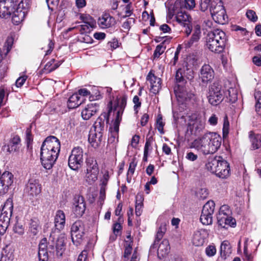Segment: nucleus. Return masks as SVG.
I'll return each instance as SVG.
<instances>
[{"mask_svg":"<svg viewBox=\"0 0 261 261\" xmlns=\"http://www.w3.org/2000/svg\"><path fill=\"white\" fill-rule=\"evenodd\" d=\"M60 150V142L56 137L50 136L45 139L40 151V159L44 168L50 169L53 167Z\"/></svg>","mask_w":261,"mask_h":261,"instance_id":"f257e3e1","label":"nucleus"},{"mask_svg":"<svg viewBox=\"0 0 261 261\" xmlns=\"http://www.w3.org/2000/svg\"><path fill=\"white\" fill-rule=\"evenodd\" d=\"M222 138L216 133L208 132L194 140L191 147L201 152L203 154H213L220 148Z\"/></svg>","mask_w":261,"mask_h":261,"instance_id":"f03ea898","label":"nucleus"},{"mask_svg":"<svg viewBox=\"0 0 261 261\" xmlns=\"http://www.w3.org/2000/svg\"><path fill=\"white\" fill-rule=\"evenodd\" d=\"M227 41L224 32L220 29L210 31L206 37L207 47L212 52L220 53L223 51Z\"/></svg>","mask_w":261,"mask_h":261,"instance_id":"7ed1b4c3","label":"nucleus"},{"mask_svg":"<svg viewBox=\"0 0 261 261\" xmlns=\"http://www.w3.org/2000/svg\"><path fill=\"white\" fill-rule=\"evenodd\" d=\"M197 60L194 57H190L188 59V62L184 63L182 66L179 68L175 74V83L186 84L187 80H191L194 77V71L192 65L196 64Z\"/></svg>","mask_w":261,"mask_h":261,"instance_id":"20e7f679","label":"nucleus"},{"mask_svg":"<svg viewBox=\"0 0 261 261\" xmlns=\"http://www.w3.org/2000/svg\"><path fill=\"white\" fill-rule=\"evenodd\" d=\"M13 210V200L8 198L0 211V235H4L10 223Z\"/></svg>","mask_w":261,"mask_h":261,"instance_id":"39448f33","label":"nucleus"},{"mask_svg":"<svg viewBox=\"0 0 261 261\" xmlns=\"http://www.w3.org/2000/svg\"><path fill=\"white\" fill-rule=\"evenodd\" d=\"M86 173L85 179L89 185L93 184L97 179L99 174V168L94 158L89 156L86 160Z\"/></svg>","mask_w":261,"mask_h":261,"instance_id":"423d86ee","label":"nucleus"},{"mask_svg":"<svg viewBox=\"0 0 261 261\" xmlns=\"http://www.w3.org/2000/svg\"><path fill=\"white\" fill-rule=\"evenodd\" d=\"M223 91L221 86L217 82L214 83L208 87L207 98L209 103L213 106H217L224 98Z\"/></svg>","mask_w":261,"mask_h":261,"instance_id":"0eeeda50","label":"nucleus"},{"mask_svg":"<svg viewBox=\"0 0 261 261\" xmlns=\"http://www.w3.org/2000/svg\"><path fill=\"white\" fill-rule=\"evenodd\" d=\"M83 164V150L80 147L72 149L68 158V166L73 170H77Z\"/></svg>","mask_w":261,"mask_h":261,"instance_id":"6e6552de","label":"nucleus"},{"mask_svg":"<svg viewBox=\"0 0 261 261\" xmlns=\"http://www.w3.org/2000/svg\"><path fill=\"white\" fill-rule=\"evenodd\" d=\"M85 225L84 223L78 220L75 221L71 227V236L73 243L79 245L82 242L85 234Z\"/></svg>","mask_w":261,"mask_h":261,"instance_id":"1a4fd4ad","label":"nucleus"},{"mask_svg":"<svg viewBox=\"0 0 261 261\" xmlns=\"http://www.w3.org/2000/svg\"><path fill=\"white\" fill-rule=\"evenodd\" d=\"M18 7V0H0V17L7 19Z\"/></svg>","mask_w":261,"mask_h":261,"instance_id":"9d476101","label":"nucleus"},{"mask_svg":"<svg viewBox=\"0 0 261 261\" xmlns=\"http://www.w3.org/2000/svg\"><path fill=\"white\" fill-rule=\"evenodd\" d=\"M215 204L213 201H208L203 206L200 221L204 225H210L213 222V214L214 212Z\"/></svg>","mask_w":261,"mask_h":261,"instance_id":"9b49d317","label":"nucleus"},{"mask_svg":"<svg viewBox=\"0 0 261 261\" xmlns=\"http://www.w3.org/2000/svg\"><path fill=\"white\" fill-rule=\"evenodd\" d=\"M174 91L177 101L183 103L185 101L192 99L194 94L187 91L186 84L176 83L174 88Z\"/></svg>","mask_w":261,"mask_h":261,"instance_id":"f8f14e48","label":"nucleus"},{"mask_svg":"<svg viewBox=\"0 0 261 261\" xmlns=\"http://www.w3.org/2000/svg\"><path fill=\"white\" fill-rule=\"evenodd\" d=\"M55 231H52L50 233L49 239H52L54 241L56 237V231L59 233L60 230L63 229L65 224V215L63 211L58 210L56 212L54 219Z\"/></svg>","mask_w":261,"mask_h":261,"instance_id":"ddd939ff","label":"nucleus"},{"mask_svg":"<svg viewBox=\"0 0 261 261\" xmlns=\"http://www.w3.org/2000/svg\"><path fill=\"white\" fill-rule=\"evenodd\" d=\"M190 18V16L185 11L181 10L176 14V21L185 28V32L187 36L191 33L192 30Z\"/></svg>","mask_w":261,"mask_h":261,"instance_id":"4468645a","label":"nucleus"},{"mask_svg":"<svg viewBox=\"0 0 261 261\" xmlns=\"http://www.w3.org/2000/svg\"><path fill=\"white\" fill-rule=\"evenodd\" d=\"M13 183V175L9 171H5L0 177V195L7 193Z\"/></svg>","mask_w":261,"mask_h":261,"instance_id":"2eb2a0df","label":"nucleus"},{"mask_svg":"<svg viewBox=\"0 0 261 261\" xmlns=\"http://www.w3.org/2000/svg\"><path fill=\"white\" fill-rule=\"evenodd\" d=\"M86 209V204L83 196H77L74 198L72 211L76 217L82 216Z\"/></svg>","mask_w":261,"mask_h":261,"instance_id":"dca6fc26","label":"nucleus"},{"mask_svg":"<svg viewBox=\"0 0 261 261\" xmlns=\"http://www.w3.org/2000/svg\"><path fill=\"white\" fill-rule=\"evenodd\" d=\"M41 185L36 180H30L25 188V192L32 199L37 196L41 192Z\"/></svg>","mask_w":261,"mask_h":261,"instance_id":"f3484780","label":"nucleus"},{"mask_svg":"<svg viewBox=\"0 0 261 261\" xmlns=\"http://www.w3.org/2000/svg\"><path fill=\"white\" fill-rule=\"evenodd\" d=\"M119 122L114 121L112 126L110 127V133L108 142L109 145H112V147H115V145L118 141V132L120 125Z\"/></svg>","mask_w":261,"mask_h":261,"instance_id":"a211bd4d","label":"nucleus"},{"mask_svg":"<svg viewBox=\"0 0 261 261\" xmlns=\"http://www.w3.org/2000/svg\"><path fill=\"white\" fill-rule=\"evenodd\" d=\"M146 79L150 84V92L154 94L158 93L161 88V79L155 76L151 71L148 74Z\"/></svg>","mask_w":261,"mask_h":261,"instance_id":"6ab92c4d","label":"nucleus"},{"mask_svg":"<svg viewBox=\"0 0 261 261\" xmlns=\"http://www.w3.org/2000/svg\"><path fill=\"white\" fill-rule=\"evenodd\" d=\"M99 107V105L96 103L87 105L81 112L83 119L89 120L98 111Z\"/></svg>","mask_w":261,"mask_h":261,"instance_id":"aec40b11","label":"nucleus"},{"mask_svg":"<svg viewBox=\"0 0 261 261\" xmlns=\"http://www.w3.org/2000/svg\"><path fill=\"white\" fill-rule=\"evenodd\" d=\"M215 174L221 178H226L230 175V167L228 162L223 158Z\"/></svg>","mask_w":261,"mask_h":261,"instance_id":"412c9836","label":"nucleus"},{"mask_svg":"<svg viewBox=\"0 0 261 261\" xmlns=\"http://www.w3.org/2000/svg\"><path fill=\"white\" fill-rule=\"evenodd\" d=\"M208 236L207 231L205 229H200L194 232L193 237V243L196 246H202Z\"/></svg>","mask_w":261,"mask_h":261,"instance_id":"4be33fe9","label":"nucleus"},{"mask_svg":"<svg viewBox=\"0 0 261 261\" xmlns=\"http://www.w3.org/2000/svg\"><path fill=\"white\" fill-rule=\"evenodd\" d=\"M98 23L101 28L105 29L114 25L116 23V21L115 18L109 13H105L99 18Z\"/></svg>","mask_w":261,"mask_h":261,"instance_id":"5701e85b","label":"nucleus"},{"mask_svg":"<svg viewBox=\"0 0 261 261\" xmlns=\"http://www.w3.org/2000/svg\"><path fill=\"white\" fill-rule=\"evenodd\" d=\"M112 107L110 109L108 113H103L99 117L95 122L93 127L94 130L97 132H102L105 127V120H106L107 123L109 122V116L112 111Z\"/></svg>","mask_w":261,"mask_h":261,"instance_id":"b1692460","label":"nucleus"},{"mask_svg":"<svg viewBox=\"0 0 261 261\" xmlns=\"http://www.w3.org/2000/svg\"><path fill=\"white\" fill-rule=\"evenodd\" d=\"M127 102V96L123 95L117 102V106L115 108L117 110L116 116L114 121L120 122L122 119V115L126 107Z\"/></svg>","mask_w":261,"mask_h":261,"instance_id":"393cba45","label":"nucleus"},{"mask_svg":"<svg viewBox=\"0 0 261 261\" xmlns=\"http://www.w3.org/2000/svg\"><path fill=\"white\" fill-rule=\"evenodd\" d=\"M88 140L93 147H98L102 140V132L91 130L89 135Z\"/></svg>","mask_w":261,"mask_h":261,"instance_id":"a878e982","label":"nucleus"},{"mask_svg":"<svg viewBox=\"0 0 261 261\" xmlns=\"http://www.w3.org/2000/svg\"><path fill=\"white\" fill-rule=\"evenodd\" d=\"M200 26L198 24L196 25L193 29L192 36L190 40L185 43L186 47H191L194 44L197 43L201 37Z\"/></svg>","mask_w":261,"mask_h":261,"instance_id":"bb28decb","label":"nucleus"},{"mask_svg":"<svg viewBox=\"0 0 261 261\" xmlns=\"http://www.w3.org/2000/svg\"><path fill=\"white\" fill-rule=\"evenodd\" d=\"M200 73L203 83H207L214 78V71L209 65L205 64L202 66Z\"/></svg>","mask_w":261,"mask_h":261,"instance_id":"cd10ccee","label":"nucleus"},{"mask_svg":"<svg viewBox=\"0 0 261 261\" xmlns=\"http://www.w3.org/2000/svg\"><path fill=\"white\" fill-rule=\"evenodd\" d=\"M222 159V157L220 156L209 158L205 165L207 170L211 173L215 174V172H217V170Z\"/></svg>","mask_w":261,"mask_h":261,"instance_id":"c85d7f7f","label":"nucleus"},{"mask_svg":"<svg viewBox=\"0 0 261 261\" xmlns=\"http://www.w3.org/2000/svg\"><path fill=\"white\" fill-rule=\"evenodd\" d=\"M57 235L56 234V237ZM56 240V254L57 256H61L64 251V246H65V237L63 234H61L57 238L55 237V239L54 241H52V239L51 240L49 239L50 241H52L53 243Z\"/></svg>","mask_w":261,"mask_h":261,"instance_id":"c756f323","label":"nucleus"},{"mask_svg":"<svg viewBox=\"0 0 261 261\" xmlns=\"http://www.w3.org/2000/svg\"><path fill=\"white\" fill-rule=\"evenodd\" d=\"M158 256L160 258L168 254L170 250V245L168 240L164 239L161 243L158 245Z\"/></svg>","mask_w":261,"mask_h":261,"instance_id":"7c9ffc66","label":"nucleus"},{"mask_svg":"<svg viewBox=\"0 0 261 261\" xmlns=\"http://www.w3.org/2000/svg\"><path fill=\"white\" fill-rule=\"evenodd\" d=\"M20 142V138L18 136H14L8 145V151L11 153L18 151L21 146Z\"/></svg>","mask_w":261,"mask_h":261,"instance_id":"2f4dec72","label":"nucleus"},{"mask_svg":"<svg viewBox=\"0 0 261 261\" xmlns=\"http://www.w3.org/2000/svg\"><path fill=\"white\" fill-rule=\"evenodd\" d=\"M19 9V8L17 7L15 12L12 13V21L15 25L19 24L25 17V12Z\"/></svg>","mask_w":261,"mask_h":261,"instance_id":"473e14b6","label":"nucleus"},{"mask_svg":"<svg viewBox=\"0 0 261 261\" xmlns=\"http://www.w3.org/2000/svg\"><path fill=\"white\" fill-rule=\"evenodd\" d=\"M220 255L223 259H226L231 253V248L228 241H224L220 246Z\"/></svg>","mask_w":261,"mask_h":261,"instance_id":"72a5a7b5","label":"nucleus"},{"mask_svg":"<svg viewBox=\"0 0 261 261\" xmlns=\"http://www.w3.org/2000/svg\"><path fill=\"white\" fill-rule=\"evenodd\" d=\"M212 17L213 20L219 24H224L227 22L228 18L225 9L212 15Z\"/></svg>","mask_w":261,"mask_h":261,"instance_id":"f704fd0d","label":"nucleus"},{"mask_svg":"<svg viewBox=\"0 0 261 261\" xmlns=\"http://www.w3.org/2000/svg\"><path fill=\"white\" fill-rule=\"evenodd\" d=\"M40 229L39 221L36 218L31 220L29 223V232L32 236H36Z\"/></svg>","mask_w":261,"mask_h":261,"instance_id":"c9c22d12","label":"nucleus"},{"mask_svg":"<svg viewBox=\"0 0 261 261\" xmlns=\"http://www.w3.org/2000/svg\"><path fill=\"white\" fill-rule=\"evenodd\" d=\"M77 94L79 95H80L83 96H89V99L90 101L99 99V97L100 96L99 92L98 90H96V92L94 93V95L93 94H91V92L86 88H82L79 90Z\"/></svg>","mask_w":261,"mask_h":261,"instance_id":"e433bc0d","label":"nucleus"},{"mask_svg":"<svg viewBox=\"0 0 261 261\" xmlns=\"http://www.w3.org/2000/svg\"><path fill=\"white\" fill-rule=\"evenodd\" d=\"M80 97L77 93L72 94L68 99L67 101V107L70 109L77 108L82 103V101H80Z\"/></svg>","mask_w":261,"mask_h":261,"instance_id":"4c0bfd02","label":"nucleus"},{"mask_svg":"<svg viewBox=\"0 0 261 261\" xmlns=\"http://www.w3.org/2000/svg\"><path fill=\"white\" fill-rule=\"evenodd\" d=\"M14 257V250L7 247L2 252L0 261H13Z\"/></svg>","mask_w":261,"mask_h":261,"instance_id":"58836bf2","label":"nucleus"},{"mask_svg":"<svg viewBox=\"0 0 261 261\" xmlns=\"http://www.w3.org/2000/svg\"><path fill=\"white\" fill-rule=\"evenodd\" d=\"M225 9L223 6L221 0H214L212 2L210 12L211 15L217 13L221 12V11Z\"/></svg>","mask_w":261,"mask_h":261,"instance_id":"ea45409f","label":"nucleus"},{"mask_svg":"<svg viewBox=\"0 0 261 261\" xmlns=\"http://www.w3.org/2000/svg\"><path fill=\"white\" fill-rule=\"evenodd\" d=\"M46 247L45 244L43 243L39 244L38 253L39 261H48V255Z\"/></svg>","mask_w":261,"mask_h":261,"instance_id":"a19ab883","label":"nucleus"},{"mask_svg":"<svg viewBox=\"0 0 261 261\" xmlns=\"http://www.w3.org/2000/svg\"><path fill=\"white\" fill-rule=\"evenodd\" d=\"M166 229L165 225H161L157 231L153 244L150 246V249H156L160 240L163 238Z\"/></svg>","mask_w":261,"mask_h":261,"instance_id":"79ce46f5","label":"nucleus"},{"mask_svg":"<svg viewBox=\"0 0 261 261\" xmlns=\"http://www.w3.org/2000/svg\"><path fill=\"white\" fill-rule=\"evenodd\" d=\"M80 18L85 24L96 27L95 20L90 15L87 14H81Z\"/></svg>","mask_w":261,"mask_h":261,"instance_id":"37998d69","label":"nucleus"},{"mask_svg":"<svg viewBox=\"0 0 261 261\" xmlns=\"http://www.w3.org/2000/svg\"><path fill=\"white\" fill-rule=\"evenodd\" d=\"M226 96L228 102L234 103L238 99L237 90L232 88H229L226 93Z\"/></svg>","mask_w":261,"mask_h":261,"instance_id":"c03bdc74","label":"nucleus"},{"mask_svg":"<svg viewBox=\"0 0 261 261\" xmlns=\"http://www.w3.org/2000/svg\"><path fill=\"white\" fill-rule=\"evenodd\" d=\"M166 42V40H164L163 41L156 46L153 53V59H158L160 56L164 52L166 47L164 46V43Z\"/></svg>","mask_w":261,"mask_h":261,"instance_id":"a18cd8bd","label":"nucleus"},{"mask_svg":"<svg viewBox=\"0 0 261 261\" xmlns=\"http://www.w3.org/2000/svg\"><path fill=\"white\" fill-rule=\"evenodd\" d=\"M214 0H201L199 4V9L201 11L205 12L210 11L212 2Z\"/></svg>","mask_w":261,"mask_h":261,"instance_id":"49530a36","label":"nucleus"},{"mask_svg":"<svg viewBox=\"0 0 261 261\" xmlns=\"http://www.w3.org/2000/svg\"><path fill=\"white\" fill-rule=\"evenodd\" d=\"M96 27L90 26L88 24H82L76 27L81 34L90 33Z\"/></svg>","mask_w":261,"mask_h":261,"instance_id":"de8ad7c7","label":"nucleus"},{"mask_svg":"<svg viewBox=\"0 0 261 261\" xmlns=\"http://www.w3.org/2000/svg\"><path fill=\"white\" fill-rule=\"evenodd\" d=\"M125 249L124 252V258L125 261L128 259L129 256L132 251V241H125Z\"/></svg>","mask_w":261,"mask_h":261,"instance_id":"09e8293b","label":"nucleus"},{"mask_svg":"<svg viewBox=\"0 0 261 261\" xmlns=\"http://www.w3.org/2000/svg\"><path fill=\"white\" fill-rule=\"evenodd\" d=\"M208 194L207 190L206 188H200L196 192V196L200 200L206 198Z\"/></svg>","mask_w":261,"mask_h":261,"instance_id":"8fccbe9b","label":"nucleus"},{"mask_svg":"<svg viewBox=\"0 0 261 261\" xmlns=\"http://www.w3.org/2000/svg\"><path fill=\"white\" fill-rule=\"evenodd\" d=\"M217 222L218 224L221 226L223 228L226 227V222L227 219H228V215H225L224 214L222 215L221 214H218L217 215Z\"/></svg>","mask_w":261,"mask_h":261,"instance_id":"3c124183","label":"nucleus"},{"mask_svg":"<svg viewBox=\"0 0 261 261\" xmlns=\"http://www.w3.org/2000/svg\"><path fill=\"white\" fill-rule=\"evenodd\" d=\"M252 146L251 147L253 149H256L261 147V138L257 136L251 138V140Z\"/></svg>","mask_w":261,"mask_h":261,"instance_id":"603ef678","label":"nucleus"},{"mask_svg":"<svg viewBox=\"0 0 261 261\" xmlns=\"http://www.w3.org/2000/svg\"><path fill=\"white\" fill-rule=\"evenodd\" d=\"M55 61V59H53L46 64L44 67V70L46 72L49 73L57 69V66L54 65Z\"/></svg>","mask_w":261,"mask_h":261,"instance_id":"864d4df0","label":"nucleus"},{"mask_svg":"<svg viewBox=\"0 0 261 261\" xmlns=\"http://www.w3.org/2000/svg\"><path fill=\"white\" fill-rule=\"evenodd\" d=\"M13 230L15 233H16L19 235H22L24 233V228L23 225L21 223L17 221L13 228Z\"/></svg>","mask_w":261,"mask_h":261,"instance_id":"5fc2aeb1","label":"nucleus"},{"mask_svg":"<svg viewBox=\"0 0 261 261\" xmlns=\"http://www.w3.org/2000/svg\"><path fill=\"white\" fill-rule=\"evenodd\" d=\"M246 15L247 17L252 22H256L257 20V16L253 10H247Z\"/></svg>","mask_w":261,"mask_h":261,"instance_id":"6e6d98bb","label":"nucleus"},{"mask_svg":"<svg viewBox=\"0 0 261 261\" xmlns=\"http://www.w3.org/2000/svg\"><path fill=\"white\" fill-rule=\"evenodd\" d=\"M216 253V249L215 246L209 245L205 248V253L209 256H213Z\"/></svg>","mask_w":261,"mask_h":261,"instance_id":"4d7b16f0","label":"nucleus"},{"mask_svg":"<svg viewBox=\"0 0 261 261\" xmlns=\"http://www.w3.org/2000/svg\"><path fill=\"white\" fill-rule=\"evenodd\" d=\"M222 215H230L231 214V211L229 208V206L227 205H223L220 208L219 213Z\"/></svg>","mask_w":261,"mask_h":261,"instance_id":"13d9d810","label":"nucleus"},{"mask_svg":"<svg viewBox=\"0 0 261 261\" xmlns=\"http://www.w3.org/2000/svg\"><path fill=\"white\" fill-rule=\"evenodd\" d=\"M229 122L227 120V116H225L224 119L223 127V135L225 137L228 134L229 130Z\"/></svg>","mask_w":261,"mask_h":261,"instance_id":"bf43d9fd","label":"nucleus"},{"mask_svg":"<svg viewBox=\"0 0 261 261\" xmlns=\"http://www.w3.org/2000/svg\"><path fill=\"white\" fill-rule=\"evenodd\" d=\"M48 8L53 11L58 5L59 0H46Z\"/></svg>","mask_w":261,"mask_h":261,"instance_id":"052dcab7","label":"nucleus"},{"mask_svg":"<svg viewBox=\"0 0 261 261\" xmlns=\"http://www.w3.org/2000/svg\"><path fill=\"white\" fill-rule=\"evenodd\" d=\"M33 140V138L31 134V129L28 128L26 130V141L27 143V146L29 148L30 144H31Z\"/></svg>","mask_w":261,"mask_h":261,"instance_id":"680f3d73","label":"nucleus"},{"mask_svg":"<svg viewBox=\"0 0 261 261\" xmlns=\"http://www.w3.org/2000/svg\"><path fill=\"white\" fill-rule=\"evenodd\" d=\"M153 142V137L152 136L149 137H147L146 139V142L144 146V150L145 151V153L146 154L147 151H149L151 148V144Z\"/></svg>","mask_w":261,"mask_h":261,"instance_id":"e2e57ef3","label":"nucleus"},{"mask_svg":"<svg viewBox=\"0 0 261 261\" xmlns=\"http://www.w3.org/2000/svg\"><path fill=\"white\" fill-rule=\"evenodd\" d=\"M28 76L23 75L18 78L16 81L15 84L17 87H21L27 80Z\"/></svg>","mask_w":261,"mask_h":261,"instance_id":"0e129e2a","label":"nucleus"},{"mask_svg":"<svg viewBox=\"0 0 261 261\" xmlns=\"http://www.w3.org/2000/svg\"><path fill=\"white\" fill-rule=\"evenodd\" d=\"M164 126V124L163 122L162 118L161 117L158 118L156 121V128L158 131L161 134H163L164 133L163 127Z\"/></svg>","mask_w":261,"mask_h":261,"instance_id":"69168bd1","label":"nucleus"},{"mask_svg":"<svg viewBox=\"0 0 261 261\" xmlns=\"http://www.w3.org/2000/svg\"><path fill=\"white\" fill-rule=\"evenodd\" d=\"M31 3V0H21V1L19 3L18 2V8L19 9L21 7L23 9H28Z\"/></svg>","mask_w":261,"mask_h":261,"instance_id":"338daca9","label":"nucleus"},{"mask_svg":"<svg viewBox=\"0 0 261 261\" xmlns=\"http://www.w3.org/2000/svg\"><path fill=\"white\" fill-rule=\"evenodd\" d=\"M186 159L190 161L194 162L198 159V155L191 151H188L186 153Z\"/></svg>","mask_w":261,"mask_h":261,"instance_id":"774afa93","label":"nucleus"}]
</instances>
